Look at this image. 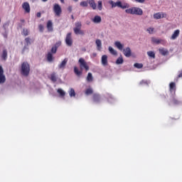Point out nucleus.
Returning <instances> with one entry per match:
<instances>
[{"mask_svg":"<svg viewBox=\"0 0 182 182\" xmlns=\"http://www.w3.org/2000/svg\"><path fill=\"white\" fill-rule=\"evenodd\" d=\"M176 82H171L169 84V92L171 93V102L173 105H180L181 103L178 100L176 99Z\"/></svg>","mask_w":182,"mask_h":182,"instance_id":"1","label":"nucleus"},{"mask_svg":"<svg viewBox=\"0 0 182 182\" xmlns=\"http://www.w3.org/2000/svg\"><path fill=\"white\" fill-rule=\"evenodd\" d=\"M114 46H116L119 50H122L126 58H130V56H132V49H130L129 47H127L126 48L123 49L124 46L122 44V43H120V41H115Z\"/></svg>","mask_w":182,"mask_h":182,"instance_id":"2","label":"nucleus"},{"mask_svg":"<svg viewBox=\"0 0 182 182\" xmlns=\"http://www.w3.org/2000/svg\"><path fill=\"white\" fill-rule=\"evenodd\" d=\"M108 4H109L110 6H112V8H121V9H127L129 8V4L124 3L122 4V1H118L117 2L113 1V0H109L108 1Z\"/></svg>","mask_w":182,"mask_h":182,"instance_id":"3","label":"nucleus"},{"mask_svg":"<svg viewBox=\"0 0 182 182\" xmlns=\"http://www.w3.org/2000/svg\"><path fill=\"white\" fill-rule=\"evenodd\" d=\"M126 14H129L130 15H143V10L139 7H132L125 10Z\"/></svg>","mask_w":182,"mask_h":182,"instance_id":"4","label":"nucleus"},{"mask_svg":"<svg viewBox=\"0 0 182 182\" xmlns=\"http://www.w3.org/2000/svg\"><path fill=\"white\" fill-rule=\"evenodd\" d=\"M30 71L31 68L29 67V64L27 62L23 63L21 65V74L23 76H28Z\"/></svg>","mask_w":182,"mask_h":182,"instance_id":"5","label":"nucleus"},{"mask_svg":"<svg viewBox=\"0 0 182 182\" xmlns=\"http://www.w3.org/2000/svg\"><path fill=\"white\" fill-rule=\"evenodd\" d=\"M78 63H80V68L81 70H83V69H85V70H89V66L86 63V61H85V59L80 58L78 60Z\"/></svg>","mask_w":182,"mask_h":182,"instance_id":"6","label":"nucleus"},{"mask_svg":"<svg viewBox=\"0 0 182 182\" xmlns=\"http://www.w3.org/2000/svg\"><path fill=\"white\" fill-rule=\"evenodd\" d=\"M53 12L55 14L56 16H60V14H62V8L58 4H55L53 6Z\"/></svg>","mask_w":182,"mask_h":182,"instance_id":"7","label":"nucleus"},{"mask_svg":"<svg viewBox=\"0 0 182 182\" xmlns=\"http://www.w3.org/2000/svg\"><path fill=\"white\" fill-rule=\"evenodd\" d=\"M65 43L67 46H72L73 45V40L72 39V33H68L65 38Z\"/></svg>","mask_w":182,"mask_h":182,"instance_id":"8","label":"nucleus"},{"mask_svg":"<svg viewBox=\"0 0 182 182\" xmlns=\"http://www.w3.org/2000/svg\"><path fill=\"white\" fill-rule=\"evenodd\" d=\"M62 45V42L61 41H58L56 42L54 46L51 48L50 50V53H56V52H58V48Z\"/></svg>","mask_w":182,"mask_h":182,"instance_id":"9","label":"nucleus"},{"mask_svg":"<svg viewBox=\"0 0 182 182\" xmlns=\"http://www.w3.org/2000/svg\"><path fill=\"white\" fill-rule=\"evenodd\" d=\"M48 77L53 83L58 82V79L59 78L56 73H52Z\"/></svg>","mask_w":182,"mask_h":182,"instance_id":"10","label":"nucleus"},{"mask_svg":"<svg viewBox=\"0 0 182 182\" xmlns=\"http://www.w3.org/2000/svg\"><path fill=\"white\" fill-rule=\"evenodd\" d=\"M22 8L25 11L26 14H29L31 12V6L28 2L23 3Z\"/></svg>","mask_w":182,"mask_h":182,"instance_id":"11","label":"nucleus"},{"mask_svg":"<svg viewBox=\"0 0 182 182\" xmlns=\"http://www.w3.org/2000/svg\"><path fill=\"white\" fill-rule=\"evenodd\" d=\"M178 36H180V30L177 29L176 30L172 36H171L170 39L171 41H176V39H177Z\"/></svg>","mask_w":182,"mask_h":182,"instance_id":"12","label":"nucleus"},{"mask_svg":"<svg viewBox=\"0 0 182 182\" xmlns=\"http://www.w3.org/2000/svg\"><path fill=\"white\" fill-rule=\"evenodd\" d=\"M68 58H65L60 64L58 65V68L62 69L63 70L66 68V65H68Z\"/></svg>","mask_w":182,"mask_h":182,"instance_id":"13","label":"nucleus"},{"mask_svg":"<svg viewBox=\"0 0 182 182\" xmlns=\"http://www.w3.org/2000/svg\"><path fill=\"white\" fill-rule=\"evenodd\" d=\"M88 4L94 11L96 10V8H97V5L96 4L95 0H88Z\"/></svg>","mask_w":182,"mask_h":182,"instance_id":"14","label":"nucleus"},{"mask_svg":"<svg viewBox=\"0 0 182 182\" xmlns=\"http://www.w3.org/2000/svg\"><path fill=\"white\" fill-rule=\"evenodd\" d=\"M1 58L3 60H6L8 59V50H6V49L3 50Z\"/></svg>","mask_w":182,"mask_h":182,"instance_id":"15","label":"nucleus"},{"mask_svg":"<svg viewBox=\"0 0 182 182\" xmlns=\"http://www.w3.org/2000/svg\"><path fill=\"white\" fill-rule=\"evenodd\" d=\"M101 62L103 66H107V56L106 55L102 56Z\"/></svg>","mask_w":182,"mask_h":182,"instance_id":"16","label":"nucleus"},{"mask_svg":"<svg viewBox=\"0 0 182 182\" xmlns=\"http://www.w3.org/2000/svg\"><path fill=\"white\" fill-rule=\"evenodd\" d=\"M93 100L95 103H100V102H102V97L97 94H94Z\"/></svg>","mask_w":182,"mask_h":182,"instance_id":"17","label":"nucleus"},{"mask_svg":"<svg viewBox=\"0 0 182 182\" xmlns=\"http://www.w3.org/2000/svg\"><path fill=\"white\" fill-rule=\"evenodd\" d=\"M92 21L94 23H100L102 22V17L100 16H95Z\"/></svg>","mask_w":182,"mask_h":182,"instance_id":"18","label":"nucleus"},{"mask_svg":"<svg viewBox=\"0 0 182 182\" xmlns=\"http://www.w3.org/2000/svg\"><path fill=\"white\" fill-rule=\"evenodd\" d=\"M57 93H58V95H60V97H65V96H66V92L62 90V88H58L57 90Z\"/></svg>","mask_w":182,"mask_h":182,"instance_id":"19","label":"nucleus"},{"mask_svg":"<svg viewBox=\"0 0 182 182\" xmlns=\"http://www.w3.org/2000/svg\"><path fill=\"white\" fill-rule=\"evenodd\" d=\"M47 28L48 32H52L53 31V23L52 21H48L47 23Z\"/></svg>","mask_w":182,"mask_h":182,"instance_id":"20","label":"nucleus"},{"mask_svg":"<svg viewBox=\"0 0 182 182\" xmlns=\"http://www.w3.org/2000/svg\"><path fill=\"white\" fill-rule=\"evenodd\" d=\"M75 35H85V32L81 28H73Z\"/></svg>","mask_w":182,"mask_h":182,"instance_id":"21","label":"nucleus"},{"mask_svg":"<svg viewBox=\"0 0 182 182\" xmlns=\"http://www.w3.org/2000/svg\"><path fill=\"white\" fill-rule=\"evenodd\" d=\"M95 43L97 50H102V41H100V39H97Z\"/></svg>","mask_w":182,"mask_h":182,"instance_id":"22","label":"nucleus"},{"mask_svg":"<svg viewBox=\"0 0 182 182\" xmlns=\"http://www.w3.org/2000/svg\"><path fill=\"white\" fill-rule=\"evenodd\" d=\"M154 19H161V18H164V14L163 13H156L154 14Z\"/></svg>","mask_w":182,"mask_h":182,"instance_id":"23","label":"nucleus"},{"mask_svg":"<svg viewBox=\"0 0 182 182\" xmlns=\"http://www.w3.org/2000/svg\"><path fill=\"white\" fill-rule=\"evenodd\" d=\"M68 94L70 97H76V92H75V89L70 88L68 90Z\"/></svg>","mask_w":182,"mask_h":182,"instance_id":"24","label":"nucleus"},{"mask_svg":"<svg viewBox=\"0 0 182 182\" xmlns=\"http://www.w3.org/2000/svg\"><path fill=\"white\" fill-rule=\"evenodd\" d=\"M139 85L141 86H149V85H150V80H142L140 82Z\"/></svg>","mask_w":182,"mask_h":182,"instance_id":"25","label":"nucleus"},{"mask_svg":"<svg viewBox=\"0 0 182 182\" xmlns=\"http://www.w3.org/2000/svg\"><path fill=\"white\" fill-rule=\"evenodd\" d=\"M107 97L108 99L109 103H114L116 102V99H114V97H113V96H112L110 94H108Z\"/></svg>","mask_w":182,"mask_h":182,"instance_id":"26","label":"nucleus"},{"mask_svg":"<svg viewBox=\"0 0 182 182\" xmlns=\"http://www.w3.org/2000/svg\"><path fill=\"white\" fill-rule=\"evenodd\" d=\"M109 52V53H111V55H114V56H116L117 55V51L114 49H113V48L112 46H109L108 48Z\"/></svg>","mask_w":182,"mask_h":182,"instance_id":"27","label":"nucleus"},{"mask_svg":"<svg viewBox=\"0 0 182 182\" xmlns=\"http://www.w3.org/2000/svg\"><path fill=\"white\" fill-rule=\"evenodd\" d=\"M47 60L48 62H53V55L52 53H48L47 54Z\"/></svg>","mask_w":182,"mask_h":182,"instance_id":"28","label":"nucleus"},{"mask_svg":"<svg viewBox=\"0 0 182 182\" xmlns=\"http://www.w3.org/2000/svg\"><path fill=\"white\" fill-rule=\"evenodd\" d=\"M80 6H82L84 8H86L89 5V0L83 1L80 3Z\"/></svg>","mask_w":182,"mask_h":182,"instance_id":"29","label":"nucleus"},{"mask_svg":"<svg viewBox=\"0 0 182 182\" xmlns=\"http://www.w3.org/2000/svg\"><path fill=\"white\" fill-rule=\"evenodd\" d=\"M123 62H124V60H123V57L120 56L117 59L116 65H122Z\"/></svg>","mask_w":182,"mask_h":182,"instance_id":"30","label":"nucleus"},{"mask_svg":"<svg viewBox=\"0 0 182 182\" xmlns=\"http://www.w3.org/2000/svg\"><path fill=\"white\" fill-rule=\"evenodd\" d=\"M159 53L161 55H163V56H166V55L168 53V51L164 48H159Z\"/></svg>","mask_w":182,"mask_h":182,"instance_id":"31","label":"nucleus"},{"mask_svg":"<svg viewBox=\"0 0 182 182\" xmlns=\"http://www.w3.org/2000/svg\"><path fill=\"white\" fill-rule=\"evenodd\" d=\"M87 82H93V75L92 73H88L87 76Z\"/></svg>","mask_w":182,"mask_h":182,"instance_id":"32","label":"nucleus"},{"mask_svg":"<svg viewBox=\"0 0 182 182\" xmlns=\"http://www.w3.org/2000/svg\"><path fill=\"white\" fill-rule=\"evenodd\" d=\"M147 55L148 56H149V58H151L152 59H156V53H154V52L148 51Z\"/></svg>","mask_w":182,"mask_h":182,"instance_id":"33","label":"nucleus"},{"mask_svg":"<svg viewBox=\"0 0 182 182\" xmlns=\"http://www.w3.org/2000/svg\"><path fill=\"white\" fill-rule=\"evenodd\" d=\"M6 80V77H5V75L0 74V84L5 83Z\"/></svg>","mask_w":182,"mask_h":182,"instance_id":"34","label":"nucleus"},{"mask_svg":"<svg viewBox=\"0 0 182 182\" xmlns=\"http://www.w3.org/2000/svg\"><path fill=\"white\" fill-rule=\"evenodd\" d=\"M74 29H82V23L80 21L75 22Z\"/></svg>","mask_w":182,"mask_h":182,"instance_id":"35","label":"nucleus"},{"mask_svg":"<svg viewBox=\"0 0 182 182\" xmlns=\"http://www.w3.org/2000/svg\"><path fill=\"white\" fill-rule=\"evenodd\" d=\"M74 73H75L77 76H80V75H82V71L79 70L77 67H74Z\"/></svg>","mask_w":182,"mask_h":182,"instance_id":"36","label":"nucleus"},{"mask_svg":"<svg viewBox=\"0 0 182 182\" xmlns=\"http://www.w3.org/2000/svg\"><path fill=\"white\" fill-rule=\"evenodd\" d=\"M97 4L98 11H102V9H103V3L102 2V1H98Z\"/></svg>","mask_w":182,"mask_h":182,"instance_id":"37","label":"nucleus"},{"mask_svg":"<svg viewBox=\"0 0 182 182\" xmlns=\"http://www.w3.org/2000/svg\"><path fill=\"white\" fill-rule=\"evenodd\" d=\"M92 93H93V89H92V88H87L85 90V95L87 96H89V95H92Z\"/></svg>","mask_w":182,"mask_h":182,"instance_id":"38","label":"nucleus"},{"mask_svg":"<svg viewBox=\"0 0 182 182\" xmlns=\"http://www.w3.org/2000/svg\"><path fill=\"white\" fill-rule=\"evenodd\" d=\"M152 42H154V43H161V42H163V40L161 39H159V38H152L151 39Z\"/></svg>","mask_w":182,"mask_h":182,"instance_id":"39","label":"nucleus"},{"mask_svg":"<svg viewBox=\"0 0 182 182\" xmlns=\"http://www.w3.org/2000/svg\"><path fill=\"white\" fill-rule=\"evenodd\" d=\"M146 32L149 33L150 35L153 34L154 32V28L149 27L146 29Z\"/></svg>","mask_w":182,"mask_h":182,"instance_id":"40","label":"nucleus"},{"mask_svg":"<svg viewBox=\"0 0 182 182\" xmlns=\"http://www.w3.org/2000/svg\"><path fill=\"white\" fill-rule=\"evenodd\" d=\"M134 68H136V69H141V68H143V64L141 63H136L134 65Z\"/></svg>","mask_w":182,"mask_h":182,"instance_id":"41","label":"nucleus"},{"mask_svg":"<svg viewBox=\"0 0 182 182\" xmlns=\"http://www.w3.org/2000/svg\"><path fill=\"white\" fill-rule=\"evenodd\" d=\"M21 33H22V35H23L24 36H28V35H29V31H28V29L23 28Z\"/></svg>","mask_w":182,"mask_h":182,"instance_id":"42","label":"nucleus"},{"mask_svg":"<svg viewBox=\"0 0 182 182\" xmlns=\"http://www.w3.org/2000/svg\"><path fill=\"white\" fill-rule=\"evenodd\" d=\"M25 42H26V46H29V45H31V38H25Z\"/></svg>","mask_w":182,"mask_h":182,"instance_id":"43","label":"nucleus"},{"mask_svg":"<svg viewBox=\"0 0 182 182\" xmlns=\"http://www.w3.org/2000/svg\"><path fill=\"white\" fill-rule=\"evenodd\" d=\"M38 29H39L40 32H43V29H44L43 25L40 24V25L38 26Z\"/></svg>","mask_w":182,"mask_h":182,"instance_id":"44","label":"nucleus"},{"mask_svg":"<svg viewBox=\"0 0 182 182\" xmlns=\"http://www.w3.org/2000/svg\"><path fill=\"white\" fill-rule=\"evenodd\" d=\"M0 75H4V68L0 65Z\"/></svg>","mask_w":182,"mask_h":182,"instance_id":"45","label":"nucleus"},{"mask_svg":"<svg viewBox=\"0 0 182 182\" xmlns=\"http://www.w3.org/2000/svg\"><path fill=\"white\" fill-rule=\"evenodd\" d=\"M136 2H139V4H144V2L146 1V0H135Z\"/></svg>","mask_w":182,"mask_h":182,"instance_id":"46","label":"nucleus"},{"mask_svg":"<svg viewBox=\"0 0 182 182\" xmlns=\"http://www.w3.org/2000/svg\"><path fill=\"white\" fill-rule=\"evenodd\" d=\"M36 16L37 18H41V16H42V14H41V12H38Z\"/></svg>","mask_w":182,"mask_h":182,"instance_id":"47","label":"nucleus"},{"mask_svg":"<svg viewBox=\"0 0 182 182\" xmlns=\"http://www.w3.org/2000/svg\"><path fill=\"white\" fill-rule=\"evenodd\" d=\"M73 8L71 6H68V11H69V12H72Z\"/></svg>","mask_w":182,"mask_h":182,"instance_id":"48","label":"nucleus"},{"mask_svg":"<svg viewBox=\"0 0 182 182\" xmlns=\"http://www.w3.org/2000/svg\"><path fill=\"white\" fill-rule=\"evenodd\" d=\"M26 49H28V48H26V46H24L22 50V53H25V50H26Z\"/></svg>","mask_w":182,"mask_h":182,"instance_id":"49","label":"nucleus"},{"mask_svg":"<svg viewBox=\"0 0 182 182\" xmlns=\"http://www.w3.org/2000/svg\"><path fill=\"white\" fill-rule=\"evenodd\" d=\"M178 77H182V71L179 73V75H178Z\"/></svg>","mask_w":182,"mask_h":182,"instance_id":"50","label":"nucleus"},{"mask_svg":"<svg viewBox=\"0 0 182 182\" xmlns=\"http://www.w3.org/2000/svg\"><path fill=\"white\" fill-rule=\"evenodd\" d=\"M86 24H87V25H90V21H86Z\"/></svg>","mask_w":182,"mask_h":182,"instance_id":"51","label":"nucleus"},{"mask_svg":"<svg viewBox=\"0 0 182 182\" xmlns=\"http://www.w3.org/2000/svg\"><path fill=\"white\" fill-rule=\"evenodd\" d=\"M60 1L61 2V4H65V0H60Z\"/></svg>","mask_w":182,"mask_h":182,"instance_id":"52","label":"nucleus"},{"mask_svg":"<svg viewBox=\"0 0 182 182\" xmlns=\"http://www.w3.org/2000/svg\"><path fill=\"white\" fill-rule=\"evenodd\" d=\"M43 2H48V0H41Z\"/></svg>","mask_w":182,"mask_h":182,"instance_id":"53","label":"nucleus"},{"mask_svg":"<svg viewBox=\"0 0 182 182\" xmlns=\"http://www.w3.org/2000/svg\"><path fill=\"white\" fill-rule=\"evenodd\" d=\"M74 2H77L79 0H73Z\"/></svg>","mask_w":182,"mask_h":182,"instance_id":"54","label":"nucleus"},{"mask_svg":"<svg viewBox=\"0 0 182 182\" xmlns=\"http://www.w3.org/2000/svg\"><path fill=\"white\" fill-rule=\"evenodd\" d=\"M4 38H6V35H4Z\"/></svg>","mask_w":182,"mask_h":182,"instance_id":"55","label":"nucleus"},{"mask_svg":"<svg viewBox=\"0 0 182 182\" xmlns=\"http://www.w3.org/2000/svg\"><path fill=\"white\" fill-rule=\"evenodd\" d=\"M72 18L73 19V16H72Z\"/></svg>","mask_w":182,"mask_h":182,"instance_id":"56","label":"nucleus"}]
</instances>
